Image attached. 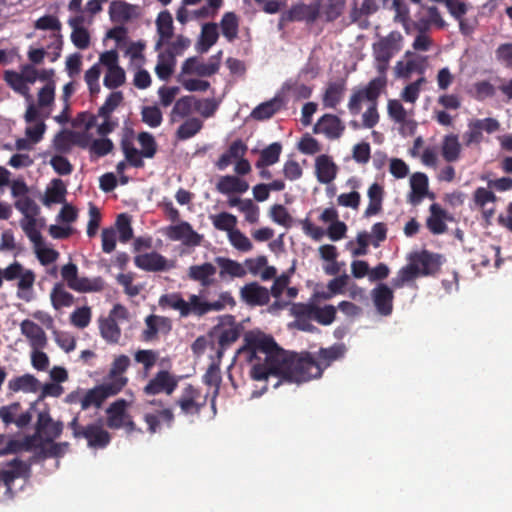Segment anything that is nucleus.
<instances>
[{
    "mask_svg": "<svg viewBox=\"0 0 512 512\" xmlns=\"http://www.w3.org/2000/svg\"><path fill=\"white\" fill-rule=\"evenodd\" d=\"M143 420L147 424V432L149 434H155L160 432L162 425L167 428H172L175 415L170 407H166L161 410L145 413Z\"/></svg>",
    "mask_w": 512,
    "mask_h": 512,
    "instance_id": "f8f14e48",
    "label": "nucleus"
},
{
    "mask_svg": "<svg viewBox=\"0 0 512 512\" xmlns=\"http://www.w3.org/2000/svg\"><path fill=\"white\" fill-rule=\"evenodd\" d=\"M222 35L229 42H233L238 37L239 18L234 12H226L220 21Z\"/></svg>",
    "mask_w": 512,
    "mask_h": 512,
    "instance_id": "e433bc0d",
    "label": "nucleus"
},
{
    "mask_svg": "<svg viewBox=\"0 0 512 512\" xmlns=\"http://www.w3.org/2000/svg\"><path fill=\"white\" fill-rule=\"evenodd\" d=\"M203 127V122L195 117L185 120L176 131L178 140H187L195 136Z\"/></svg>",
    "mask_w": 512,
    "mask_h": 512,
    "instance_id": "a18cd8bd",
    "label": "nucleus"
},
{
    "mask_svg": "<svg viewBox=\"0 0 512 512\" xmlns=\"http://www.w3.org/2000/svg\"><path fill=\"white\" fill-rule=\"evenodd\" d=\"M240 336L239 329L237 327H229L222 329L217 337L218 348L216 351L217 358L220 361L224 351L238 340Z\"/></svg>",
    "mask_w": 512,
    "mask_h": 512,
    "instance_id": "58836bf2",
    "label": "nucleus"
},
{
    "mask_svg": "<svg viewBox=\"0 0 512 512\" xmlns=\"http://www.w3.org/2000/svg\"><path fill=\"white\" fill-rule=\"evenodd\" d=\"M315 308L316 305L312 303H293L290 310L296 320L314 319Z\"/></svg>",
    "mask_w": 512,
    "mask_h": 512,
    "instance_id": "0e129e2a",
    "label": "nucleus"
},
{
    "mask_svg": "<svg viewBox=\"0 0 512 512\" xmlns=\"http://www.w3.org/2000/svg\"><path fill=\"white\" fill-rule=\"evenodd\" d=\"M441 154L447 162H455L459 159L461 154V144L459 143L458 135H446L442 142Z\"/></svg>",
    "mask_w": 512,
    "mask_h": 512,
    "instance_id": "473e14b6",
    "label": "nucleus"
},
{
    "mask_svg": "<svg viewBox=\"0 0 512 512\" xmlns=\"http://www.w3.org/2000/svg\"><path fill=\"white\" fill-rule=\"evenodd\" d=\"M21 334L24 335L32 349H44L47 346V336L41 326L32 320L25 319L20 323Z\"/></svg>",
    "mask_w": 512,
    "mask_h": 512,
    "instance_id": "f3484780",
    "label": "nucleus"
},
{
    "mask_svg": "<svg viewBox=\"0 0 512 512\" xmlns=\"http://www.w3.org/2000/svg\"><path fill=\"white\" fill-rule=\"evenodd\" d=\"M21 405L19 402H13L9 405L0 407V419L7 427L15 424L18 428H25L32 420L30 411L20 413Z\"/></svg>",
    "mask_w": 512,
    "mask_h": 512,
    "instance_id": "ddd939ff",
    "label": "nucleus"
},
{
    "mask_svg": "<svg viewBox=\"0 0 512 512\" xmlns=\"http://www.w3.org/2000/svg\"><path fill=\"white\" fill-rule=\"evenodd\" d=\"M176 59L165 52L158 55V62L155 67V72L159 79L168 80L174 72Z\"/></svg>",
    "mask_w": 512,
    "mask_h": 512,
    "instance_id": "c03bdc74",
    "label": "nucleus"
},
{
    "mask_svg": "<svg viewBox=\"0 0 512 512\" xmlns=\"http://www.w3.org/2000/svg\"><path fill=\"white\" fill-rule=\"evenodd\" d=\"M282 153V144L273 142L260 151L259 158L255 162L256 168H266L276 164Z\"/></svg>",
    "mask_w": 512,
    "mask_h": 512,
    "instance_id": "cd10ccee",
    "label": "nucleus"
},
{
    "mask_svg": "<svg viewBox=\"0 0 512 512\" xmlns=\"http://www.w3.org/2000/svg\"><path fill=\"white\" fill-rule=\"evenodd\" d=\"M63 427V422L54 421L49 412L44 411L38 414L35 430L43 442H52L60 437Z\"/></svg>",
    "mask_w": 512,
    "mask_h": 512,
    "instance_id": "9d476101",
    "label": "nucleus"
},
{
    "mask_svg": "<svg viewBox=\"0 0 512 512\" xmlns=\"http://www.w3.org/2000/svg\"><path fill=\"white\" fill-rule=\"evenodd\" d=\"M195 97L183 96L177 99L170 112V121L174 123L180 119L188 117L194 110Z\"/></svg>",
    "mask_w": 512,
    "mask_h": 512,
    "instance_id": "c756f323",
    "label": "nucleus"
},
{
    "mask_svg": "<svg viewBox=\"0 0 512 512\" xmlns=\"http://www.w3.org/2000/svg\"><path fill=\"white\" fill-rule=\"evenodd\" d=\"M145 326L141 338L145 342H151L157 339L159 333L168 334L172 329V322L168 317L150 314L145 318Z\"/></svg>",
    "mask_w": 512,
    "mask_h": 512,
    "instance_id": "9b49d317",
    "label": "nucleus"
},
{
    "mask_svg": "<svg viewBox=\"0 0 512 512\" xmlns=\"http://www.w3.org/2000/svg\"><path fill=\"white\" fill-rule=\"evenodd\" d=\"M345 5V0H326V4L323 7L326 21L332 22L338 19L342 15Z\"/></svg>",
    "mask_w": 512,
    "mask_h": 512,
    "instance_id": "6e6d98bb",
    "label": "nucleus"
},
{
    "mask_svg": "<svg viewBox=\"0 0 512 512\" xmlns=\"http://www.w3.org/2000/svg\"><path fill=\"white\" fill-rule=\"evenodd\" d=\"M213 226L215 229L220 231H226L228 233L234 231L237 224V218L233 214L227 212H221L211 217Z\"/></svg>",
    "mask_w": 512,
    "mask_h": 512,
    "instance_id": "603ef678",
    "label": "nucleus"
},
{
    "mask_svg": "<svg viewBox=\"0 0 512 512\" xmlns=\"http://www.w3.org/2000/svg\"><path fill=\"white\" fill-rule=\"evenodd\" d=\"M215 263L220 267L219 274L222 278L226 275L238 278L246 275V270L235 260L219 256L215 258Z\"/></svg>",
    "mask_w": 512,
    "mask_h": 512,
    "instance_id": "4c0bfd02",
    "label": "nucleus"
},
{
    "mask_svg": "<svg viewBox=\"0 0 512 512\" xmlns=\"http://www.w3.org/2000/svg\"><path fill=\"white\" fill-rule=\"evenodd\" d=\"M127 319L128 311L121 304H116L107 317L99 318V331L101 337L108 344H118L121 339V329L116 319Z\"/></svg>",
    "mask_w": 512,
    "mask_h": 512,
    "instance_id": "39448f33",
    "label": "nucleus"
},
{
    "mask_svg": "<svg viewBox=\"0 0 512 512\" xmlns=\"http://www.w3.org/2000/svg\"><path fill=\"white\" fill-rule=\"evenodd\" d=\"M346 351L345 344L335 343L320 348L316 355L290 352L282 349L272 336L249 331L244 335L238 355L251 365L253 380L268 381L270 377H276L273 387L278 388L283 382L299 384L320 378L326 368L345 356Z\"/></svg>",
    "mask_w": 512,
    "mask_h": 512,
    "instance_id": "f257e3e1",
    "label": "nucleus"
},
{
    "mask_svg": "<svg viewBox=\"0 0 512 512\" xmlns=\"http://www.w3.org/2000/svg\"><path fill=\"white\" fill-rule=\"evenodd\" d=\"M219 33L216 23H206L202 26L201 36L198 42V51L207 52L218 40Z\"/></svg>",
    "mask_w": 512,
    "mask_h": 512,
    "instance_id": "c9c22d12",
    "label": "nucleus"
},
{
    "mask_svg": "<svg viewBox=\"0 0 512 512\" xmlns=\"http://www.w3.org/2000/svg\"><path fill=\"white\" fill-rule=\"evenodd\" d=\"M216 189L221 194L244 193L249 189V184L234 175L222 176L216 184Z\"/></svg>",
    "mask_w": 512,
    "mask_h": 512,
    "instance_id": "bb28decb",
    "label": "nucleus"
},
{
    "mask_svg": "<svg viewBox=\"0 0 512 512\" xmlns=\"http://www.w3.org/2000/svg\"><path fill=\"white\" fill-rule=\"evenodd\" d=\"M116 227L119 232L120 242L126 243L133 237L131 219L127 214L122 213L117 216Z\"/></svg>",
    "mask_w": 512,
    "mask_h": 512,
    "instance_id": "4d7b16f0",
    "label": "nucleus"
},
{
    "mask_svg": "<svg viewBox=\"0 0 512 512\" xmlns=\"http://www.w3.org/2000/svg\"><path fill=\"white\" fill-rule=\"evenodd\" d=\"M167 262L164 256L155 251L139 254L134 257L135 266L147 272L165 271L168 269Z\"/></svg>",
    "mask_w": 512,
    "mask_h": 512,
    "instance_id": "6ab92c4d",
    "label": "nucleus"
},
{
    "mask_svg": "<svg viewBox=\"0 0 512 512\" xmlns=\"http://www.w3.org/2000/svg\"><path fill=\"white\" fill-rule=\"evenodd\" d=\"M418 276H421L419 269L416 268V264L412 260H409V263L398 271L391 284L394 288H401L405 283L416 279Z\"/></svg>",
    "mask_w": 512,
    "mask_h": 512,
    "instance_id": "37998d69",
    "label": "nucleus"
},
{
    "mask_svg": "<svg viewBox=\"0 0 512 512\" xmlns=\"http://www.w3.org/2000/svg\"><path fill=\"white\" fill-rule=\"evenodd\" d=\"M125 80V71L122 67L119 66L107 70L103 84L108 89H116L122 86L125 83Z\"/></svg>",
    "mask_w": 512,
    "mask_h": 512,
    "instance_id": "864d4df0",
    "label": "nucleus"
},
{
    "mask_svg": "<svg viewBox=\"0 0 512 512\" xmlns=\"http://www.w3.org/2000/svg\"><path fill=\"white\" fill-rule=\"evenodd\" d=\"M399 33L392 32L373 44V55L377 62L376 68L380 74H385L391 58L400 50L398 42L401 40Z\"/></svg>",
    "mask_w": 512,
    "mask_h": 512,
    "instance_id": "20e7f679",
    "label": "nucleus"
},
{
    "mask_svg": "<svg viewBox=\"0 0 512 512\" xmlns=\"http://www.w3.org/2000/svg\"><path fill=\"white\" fill-rule=\"evenodd\" d=\"M178 383V376L168 370H160L143 387V393L147 396L159 394L170 396L177 389Z\"/></svg>",
    "mask_w": 512,
    "mask_h": 512,
    "instance_id": "0eeeda50",
    "label": "nucleus"
},
{
    "mask_svg": "<svg viewBox=\"0 0 512 512\" xmlns=\"http://www.w3.org/2000/svg\"><path fill=\"white\" fill-rule=\"evenodd\" d=\"M216 273V266L210 262L191 265L187 270V276L191 281L200 284L199 294H191L188 301L180 293L165 294L160 297L159 305L178 311L181 317L189 315L202 317L211 311H221L227 305L234 306L235 300L227 291L221 292L216 301H208L210 296L208 288L216 282Z\"/></svg>",
    "mask_w": 512,
    "mask_h": 512,
    "instance_id": "f03ea898",
    "label": "nucleus"
},
{
    "mask_svg": "<svg viewBox=\"0 0 512 512\" xmlns=\"http://www.w3.org/2000/svg\"><path fill=\"white\" fill-rule=\"evenodd\" d=\"M141 120L151 128H157L163 121L160 108L156 105L143 106L141 109Z\"/></svg>",
    "mask_w": 512,
    "mask_h": 512,
    "instance_id": "3c124183",
    "label": "nucleus"
},
{
    "mask_svg": "<svg viewBox=\"0 0 512 512\" xmlns=\"http://www.w3.org/2000/svg\"><path fill=\"white\" fill-rule=\"evenodd\" d=\"M68 427L72 430L74 438H84L90 448L103 449L107 447L111 441L110 433L105 430L101 422L90 423L83 426L79 423V415H76Z\"/></svg>",
    "mask_w": 512,
    "mask_h": 512,
    "instance_id": "7ed1b4c3",
    "label": "nucleus"
},
{
    "mask_svg": "<svg viewBox=\"0 0 512 512\" xmlns=\"http://www.w3.org/2000/svg\"><path fill=\"white\" fill-rule=\"evenodd\" d=\"M120 146L125 156V160L129 163V165L135 168L144 167V161L142 158H140L139 150L135 148L133 141L130 138L124 137L121 140Z\"/></svg>",
    "mask_w": 512,
    "mask_h": 512,
    "instance_id": "79ce46f5",
    "label": "nucleus"
},
{
    "mask_svg": "<svg viewBox=\"0 0 512 512\" xmlns=\"http://www.w3.org/2000/svg\"><path fill=\"white\" fill-rule=\"evenodd\" d=\"M129 402L125 399H117L106 409V424L110 429L117 430L123 427V422L129 416L127 408Z\"/></svg>",
    "mask_w": 512,
    "mask_h": 512,
    "instance_id": "412c9836",
    "label": "nucleus"
},
{
    "mask_svg": "<svg viewBox=\"0 0 512 512\" xmlns=\"http://www.w3.org/2000/svg\"><path fill=\"white\" fill-rule=\"evenodd\" d=\"M242 300L250 306H264L270 301V293L267 288L257 282L244 285L240 290Z\"/></svg>",
    "mask_w": 512,
    "mask_h": 512,
    "instance_id": "dca6fc26",
    "label": "nucleus"
},
{
    "mask_svg": "<svg viewBox=\"0 0 512 512\" xmlns=\"http://www.w3.org/2000/svg\"><path fill=\"white\" fill-rule=\"evenodd\" d=\"M72 140V131H60L53 139L55 150L63 154L69 153L73 146Z\"/></svg>",
    "mask_w": 512,
    "mask_h": 512,
    "instance_id": "680f3d73",
    "label": "nucleus"
},
{
    "mask_svg": "<svg viewBox=\"0 0 512 512\" xmlns=\"http://www.w3.org/2000/svg\"><path fill=\"white\" fill-rule=\"evenodd\" d=\"M50 300L55 310L70 307L74 303V296L65 290L62 283H56L50 293Z\"/></svg>",
    "mask_w": 512,
    "mask_h": 512,
    "instance_id": "72a5a7b5",
    "label": "nucleus"
},
{
    "mask_svg": "<svg viewBox=\"0 0 512 512\" xmlns=\"http://www.w3.org/2000/svg\"><path fill=\"white\" fill-rule=\"evenodd\" d=\"M385 86V80L381 78L372 79L365 88L359 89L358 91L364 96V98L372 103H376L380 96L382 88Z\"/></svg>",
    "mask_w": 512,
    "mask_h": 512,
    "instance_id": "5fc2aeb1",
    "label": "nucleus"
},
{
    "mask_svg": "<svg viewBox=\"0 0 512 512\" xmlns=\"http://www.w3.org/2000/svg\"><path fill=\"white\" fill-rule=\"evenodd\" d=\"M338 166L332 157L326 154L319 155L315 160V174L318 182L331 183L337 176Z\"/></svg>",
    "mask_w": 512,
    "mask_h": 512,
    "instance_id": "aec40b11",
    "label": "nucleus"
},
{
    "mask_svg": "<svg viewBox=\"0 0 512 512\" xmlns=\"http://www.w3.org/2000/svg\"><path fill=\"white\" fill-rule=\"evenodd\" d=\"M271 219L282 226L288 227L292 222V218L287 209L281 204H275L270 208Z\"/></svg>",
    "mask_w": 512,
    "mask_h": 512,
    "instance_id": "338daca9",
    "label": "nucleus"
},
{
    "mask_svg": "<svg viewBox=\"0 0 512 512\" xmlns=\"http://www.w3.org/2000/svg\"><path fill=\"white\" fill-rule=\"evenodd\" d=\"M473 201L477 207L484 209L488 203H495L497 196L487 188L478 187L473 193Z\"/></svg>",
    "mask_w": 512,
    "mask_h": 512,
    "instance_id": "69168bd1",
    "label": "nucleus"
},
{
    "mask_svg": "<svg viewBox=\"0 0 512 512\" xmlns=\"http://www.w3.org/2000/svg\"><path fill=\"white\" fill-rule=\"evenodd\" d=\"M9 469L0 471V480L7 487V490L12 489V484L15 479L28 475L30 466L19 459H13L9 462Z\"/></svg>",
    "mask_w": 512,
    "mask_h": 512,
    "instance_id": "393cba45",
    "label": "nucleus"
},
{
    "mask_svg": "<svg viewBox=\"0 0 512 512\" xmlns=\"http://www.w3.org/2000/svg\"><path fill=\"white\" fill-rule=\"evenodd\" d=\"M411 193L409 195V202L413 205L419 204L424 197L434 199V193L428 191V177L421 172L414 173L410 178Z\"/></svg>",
    "mask_w": 512,
    "mask_h": 512,
    "instance_id": "4be33fe9",
    "label": "nucleus"
},
{
    "mask_svg": "<svg viewBox=\"0 0 512 512\" xmlns=\"http://www.w3.org/2000/svg\"><path fill=\"white\" fill-rule=\"evenodd\" d=\"M156 26L159 40L155 45V49L159 50L164 44L168 43V40L173 36V19L169 11L165 10L158 14Z\"/></svg>",
    "mask_w": 512,
    "mask_h": 512,
    "instance_id": "a878e982",
    "label": "nucleus"
},
{
    "mask_svg": "<svg viewBox=\"0 0 512 512\" xmlns=\"http://www.w3.org/2000/svg\"><path fill=\"white\" fill-rule=\"evenodd\" d=\"M71 323L80 329L87 327L91 321V309L88 306L77 308L70 315Z\"/></svg>",
    "mask_w": 512,
    "mask_h": 512,
    "instance_id": "e2e57ef3",
    "label": "nucleus"
},
{
    "mask_svg": "<svg viewBox=\"0 0 512 512\" xmlns=\"http://www.w3.org/2000/svg\"><path fill=\"white\" fill-rule=\"evenodd\" d=\"M70 289L81 293L98 292L103 289V280L100 277L93 279L78 277L75 283L70 285Z\"/></svg>",
    "mask_w": 512,
    "mask_h": 512,
    "instance_id": "09e8293b",
    "label": "nucleus"
},
{
    "mask_svg": "<svg viewBox=\"0 0 512 512\" xmlns=\"http://www.w3.org/2000/svg\"><path fill=\"white\" fill-rule=\"evenodd\" d=\"M281 105V99L275 97L256 106L251 112V117L260 121L269 119L281 109Z\"/></svg>",
    "mask_w": 512,
    "mask_h": 512,
    "instance_id": "f704fd0d",
    "label": "nucleus"
},
{
    "mask_svg": "<svg viewBox=\"0 0 512 512\" xmlns=\"http://www.w3.org/2000/svg\"><path fill=\"white\" fill-rule=\"evenodd\" d=\"M248 146L242 139L234 140L228 149L218 158L215 165L219 170H225L233 162L245 156Z\"/></svg>",
    "mask_w": 512,
    "mask_h": 512,
    "instance_id": "b1692460",
    "label": "nucleus"
},
{
    "mask_svg": "<svg viewBox=\"0 0 512 512\" xmlns=\"http://www.w3.org/2000/svg\"><path fill=\"white\" fill-rule=\"evenodd\" d=\"M137 140L141 146V150H139L140 158H153L157 152V143L154 136L143 131L137 135Z\"/></svg>",
    "mask_w": 512,
    "mask_h": 512,
    "instance_id": "8fccbe9b",
    "label": "nucleus"
},
{
    "mask_svg": "<svg viewBox=\"0 0 512 512\" xmlns=\"http://www.w3.org/2000/svg\"><path fill=\"white\" fill-rule=\"evenodd\" d=\"M320 14V1L311 4L303 2L292 5V7L283 14L282 18L288 22L314 23Z\"/></svg>",
    "mask_w": 512,
    "mask_h": 512,
    "instance_id": "1a4fd4ad",
    "label": "nucleus"
},
{
    "mask_svg": "<svg viewBox=\"0 0 512 512\" xmlns=\"http://www.w3.org/2000/svg\"><path fill=\"white\" fill-rule=\"evenodd\" d=\"M345 90L344 80L329 83L323 96L324 106L335 108L341 102Z\"/></svg>",
    "mask_w": 512,
    "mask_h": 512,
    "instance_id": "7c9ffc66",
    "label": "nucleus"
},
{
    "mask_svg": "<svg viewBox=\"0 0 512 512\" xmlns=\"http://www.w3.org/2000/svg\"><path fill=\"white\" fill-rule=\"evenodd\" d=\"M345 130L341 119L334 114H324L315 124L313 132L322 133L328 139H339Z\"/></svg>",
    "mask_w": 512,
    "mask_h": 512,
    "instance_id": "4468645a",
    "label": "nucleus"
},
{
    "mask_svg": "<svg viewBox=\"0 0 512 512\" xmlns=\"http://www.w3.org/2000/svg\"><path fill=\"white\" fill-rule=\"evenodd\" d=\"M109 381L98 385V388L104 398L106 400L108 397L117 395L128 382L127 377H108Z\"/></svg>",
    "mask_w": 512,
    "mask_h": 512,
    "instance_id": "49530a36",
    "label": "nucleus"
},
{
    "mask_svg": "<svg viewBox=\"0 0 512 512\" xmlns=\"http://www.w3.org/2000/svg\"><path fill=\"white\" fill-rule=\"evenodd\" d=\"M159 353L152 349H139L134 353L136 363L143 366V375L148 377L151 369L156 365Z\"/></svg>",
    "mask_w": 512,
    "mask_h": 512,
    "instance_id": "ea45409f",
    "label": "nucleus"
},
{
    "mask_svg": "<svg viewBox=\"0 0 512 512\" xmlns=\"http://www.w3.org/2000/svg\"><path fill=\"white\" fill-rule=\"evenodd\" d=\"M113 148L114 144L109 138L95 139L90 145V153L96 157H103L110 153Z\"/></svg>",
    "mask_w": 512,
    "mask_h": 512,
    "instance_id": "774afa93",
    "label": "nucleus"
},
{
    "mask_svg": "<svg viewBox=\"0 0 512 512\" xmlns=\"http://www.w3.org/2000/svg\"><path fill=\"white\" fill-rule=\"evenodd\" d=\"M167 236L174 241H182L187 246H198L201 244L202 235L193 230L188 222H181L168 228Z\"/></svg>",
    "mask_w": 512,
    "mask_h": 512,
    "instance_id": "2eb2a0df",
    "label": "nucleus"
},
{
    "mask_svg": "<svg viewBox=\"0 0 512 512\" xmlns=\"http://www.w3.org/2000/svg\"><path fill=\"white\" fill-rule=\"evenodd\" d=\"M208 394H202L201 390L192 384H187L175 404L179 406L181 413L186 416L199 415L207 404Z\"/></svg>",
    "mask_w": 512,
    "mask_h": 512,
    "instance_id": "423d86ee",
    "label": "nucleus"
},
{
    "mask_svg": "<svg viewBox=\"0 0 512 512\" xmlns=\"http://www.w3.org/2000/svg\"><path fill=\"white\" fill-rule=\"evenodd\" d=\"M430 215L426 220V226L434 235H440L447 231L446 220L450 217L438 203H433L429 207Z\"/></svg>",
    "mask_w": 512,
    "mask_h": 512,
    "instance_id": "5701e85b",
    "label": "nucleus"
},
{
    "mask_svg": "<svg viewBox=\"0 0 512 512\" xmlns=\"http://www.w3.org/2000/svg\"><path fill=\"white\" fill-rule=\"evenodd\" d=\"M134 7L125 1H113L109 6V16L114 23H126L133 17Z\"/></svg>",
    "mask_w": 512,
    "mask_h": 512,
    "instance_id": "2f4dec72",
    "label": "nucleus"
},
{
    "mask_svg": "<svg viewBox=\"0 0 512 512\" xmlns=\"http://www.w3.org/2000/svg\"><path fill=\"white\" fill-rule=\"evenodd\" d=\"M408 260H412L416 264L421 276L436 274L442 265V256L426 249L412 253Z\"/></svg>",
    "mask_w": 512,
    "mask_h": 512,
    "instance_id": "6e6552de",
    "label": "nucleus"
},
{
    "mask_svg": "<svg viewBox=\"0 0 512 512\" xmlns=\"http://www.w3.org/2000/svg\"><path fill=\"white\" fill-rule=\"evenodd\" d=\"M371 296L379 314L388 316L392 313L394 294L390 287L380 283L371 291Z\"/></svg>",
    "mask_w": 512,
    "mask_h": 512,
    "instance_id": "a211bd4d",
    "label": "nucleus"
},
{
    "mask_svg": "<svg viewBox=\"0 0 512 512\" xmlns=\"http://www.w3.org/2000/svg\"><path fill=\"white\" fill-rule=\"evenodd\" d=\"M4 80L14 91L22 95H28L29 88L24 83V78L21 73L8 70L4 74Z\"/></svg>",
    "mask_w": 512,
    "mask_h": 512,
    "instance_id": "13d9d810",
    "label": "nucleus"
},
{
    "mask_svg": "<svg viewBox=\"0 0 512 512\" xmlns=\"http://www.w3.org/2000/svg\"><path fill=\"white\" fill-rule=\"evenodd\" d=\"M314 312V320L324 326L332 324L336 318V308L333 305H325L324 307L316 305Z\"/></svg>",
    "mask_w": 512,
    "mask_h": 512,
    "instance_id": "bf43d9fd",
    "label": "nucleus"
},
{
    "mask_svg": "<svg viewBox=\"0 0 512 512\" xmlns=\"http://www.w3.org/2000/svg\"><path fill=\"white\" fill-rule=\"evenodd\" d=\"M104 401L105 400H104L98 386H95L94 388L89 389L85 393L83 392L82 410H87L91 406L100 408Z\"/></svg>",
    "mask_w": 512,
    "mask_h": 512,
    "instance_id": "052dcab7",
    "label": "nucleus"
},
{
    "mask_svg": "<svg viewBox=\"0 0 512 512\" xmlns=\"http://www.w3.org/2000/svg\"><path fill=\"white\" fill-rule=\"evenodd\" d=\"M52 187L48 188L45 194V198L43 200L44 205L50 206L52 203H64L65 195L67 193L66 186L64 182L59 179H53Z\"/></svg>",
    "mask_w": 512,
    "mask_h": 512,
    "instance_id": "a19ab883",
    "label": "nucleus"
},
{
    "mask_svg": "<svg viewBox=\"0 0 512 512\" xmlns=\"http://www.w3.org/2000/svg\"><path fill=\"white\" fill-rule=\"evenodd\" d=\"M40 386L39 380L32 374H24L11 379L8 388L13 392L23 391L26 393H35Z\"/></svg>",
    "mask_w": 512,
    "mask_h": 512,
    "instance_id": "c85d7f7f",
    "label": "nucleus"
},
{
    "mask_svg": "<svg viewBox=\"0 0 512 512\" xmlns=\"http://www.w3.org/2000/svg\"><path fill=\"white\" fill-rule=\"evenodd\" d=\"M124 96L121 91L111 92L106 98L104 104L98 109V116L101 118H109L112 113L123 102Z\"/></svg>",
    "mask_w": 512,
    "mask_h": 512,
    "instance_id": "de8ad7c7",
    "label": "nucleus"
}]
</instances>
